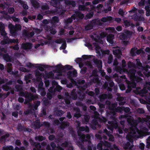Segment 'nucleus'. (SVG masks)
Instances as JSON below:
<instances>
[{"mask_svg": "<svg viewBox=\"0 0 150 150\" xmlns=\"http://www.w3.org/2000/svg\"><path fill=\"white\" fill-rule=\"evenodd\" d=\"M108 114L110 115L109 119L111 121H108V123L109 125L107 126L108 128L111 131H113L114 128L118 127V122L119 121L115 117L116 112L114 110H110Z\"/></svg>", "mask_w": 150, "mask_h": 150, "instance_id": "obj_1", "label": "nucleus"}, {"mask_svg": "<svg viewBox=\"0 0 150 150\" xmlns=\"http://www.w3.org/2000/svg\"><path fill=\"white\" fill-rule=\"evenodd\" d=\"M19 96L25 98V104L28 103L32 100H36L38 98L37 95H34L28 92H21L19 93Z\"/></svg>", "mask_w": 150, "mask_h": 150, "instance_id": "obj_2", "label": "nucleus"}, {"mask_svg": "<svg viewBox=\"0 0 150 150\" xmlns=\"http://www.w3.org/2000/svg\"><path fill=\"white\" fill-rule=\"evenodd\" d=\"M113 20V18L111 16H107L106 17H103L101 18L100 20H93V23L95 27L98 26H101L103 25V22H111Z\"/></svg>", "mask_w": 150, "mask_h": 150, "instance_id": "obj_3", "label": "nucleus"}, {"mask_svg": "<svg viewBox=\"0 0 150 150\" xmlns=\"http://www.w3.org/2000/svg\"><path fill=\"white\" fill-rule=\"evenodd\" d=\"M10 33L13 36L15 37L17 35V32L21 30L22 27L20 25L17 24L15 26L10 24L8 25Z\"/></svg>", "mask_w": 150, "mask_h": 150, "instance_id": "obj_4", "label": "nucleus"}, {"mask_svg": "<svg viewBox=\"0 0 150 150\" xmlns=\"http://www.w3.org/2000/svg\"><path fill=\"white\" fill-rule=\"evenodd\" d=\"M111 146V144L108 141H100L97 146V148L99 150H103V148H108Z\"/></svg>", "mask_w": 150, "mask_h": 150, "instance_id": "obj_5", "label": "nucleus"}, {"mask_svg": "<svg viewBox=\"0 0 150 150\" xmlns=\"http://www.w3.org/2000/svg\"><path fill=\"white\" fill-rule=\"evenodd\" d=\"M73 68V66L69 65H66L64 67L62 64H58L56 67V69L57 72L61 74L62 71L64 70H68Z\"/></svg>", "mask_w": 150, "mask_h": 150, "instance_id": "obj_6", "label": "nucleus"}, {"mask_svg": "<svg viewBox=\"0 0 150 150\" xmlns=\"http://www.w3.org/2000/svg\"><path fill=\"white\" fill-rule=\"evenodd\" d=\"M113 54L116 57L114 60L113 64L114 66H117L119 64L117 59H119L121 58L122 53L120 50L116 49L113 51Z\"/></svg>", "mask_w": 150, "mask_h": 150, "instance_id": "obj_7", "label": "nucleus"}, {"mask_svg": "<svg viewBox=\"0 0 150 150\" xmlns=\"http://www.w3.org/2000/svg\"><path fill=\"white\" fill-rule=\"evenodd\" d=\"M61 0H52L51 1V5L59 9L62 8V6L61 4Z\"/></svg>", "mask_w": 150, "mask_h": 150, "instance_id": "obj_8", "label": "nucleus"}, {"mask_svg": "<svg viewBox=\"0 0 150 150\" xmlns=\"http://www.w3.org/2000/svg\"><path fill=\"white\" fill-rule=\"evenodd\" d=\"M67 78L68 79H71L73 77H76L77 76V72L76 70H73L72 71H69L67 73Z\"/></svg>", "mask_w": 150, "mask_h": 150, "instance_id": "obj_9", "label": "nucleus"}, {"mask_svg": "<svg viewBox=\"0 0 150 150\" xmlns=\"http://www.w3.org/2000/svg\"><path fill=\"white\" fill-rule=\"evenodd\" d=\"M80 124L79 123L78 124L77 129H78V132H83L85 131L86 132H88L89 131V128L87 126L85 127H80Z\"/></svg>", "mask_w": 150, "mask_h": 150, "instance_id": "obj_10", "label": "nucleus"}, {"mask_svg": "<svg viewBox=\"0 0 150 150\" xmlns=\"http://www.w3.org/2000/svg\"><path fill=\"white\" fill-rule=\"evenodd\" d=\"M32 44L30 42H26L22 45V49L25 50L31 49L32 47Z\"/></svg>", "mask_w": 150, "mask_h": 150, "instance_id": "obj_11", "label": "nucleus"}, {"mask_svg": "<svg viewBox=\"0 0 150 150\" xmlns=\"http://www.w3.org/2000/svg\"><path fill=\"white\" fill-rule=\"evenodd\" d=\"M93 62L99 70L102 69V62L101 60L96 59H94Z\"/></svg>", "mask_w": 150, "mask_h": 150, "instance_id": "obj_12", "label": "nucleus"}, {"mask_svg": "<svg viewBox=\"0 0 150 150\" xmlns=\"http://www.w3.org/2000/svg\"><path fill=\"white\" fill-rule=\"evenodd\" d=\"M114 39V35L112 34H109L107 38V41L111 44H114L113 39Z\"/></svg>", "mask_w": 150, "mask_h": 150, "instance_id": "obj_13", "label": "nucleus"}, {"mask_svg": "<svg viewBox=\"0 0 150 150\" xmlns=\"http://www.w3.org/2000/svg\"><path fill=\"white\" fill-rule=\"evenodd\" d=\"M78 134L79 136V139L81 141V142H88V144L91 143V141H88L85 139V135L84 134H81L78 133Z\"/></svg>", "mask_w": 150, "mask_h": 150, "instance_id": "obj_14", "label": "nucleus"}, {"mask_svg": "<svg viewBox=\"0 0 150 150\" xmlns=\"http://www.w3.org/2000/svg\"><path fill=\"white\" fill-rule=\"evenodd\" d=\"M136 72V71L134 69H129L128 71V75L130 79L136 76L135 75Z\"/></svg>", "mask_w": 150, "mask_h": 150, "instance_id": "obj_15", "label": "nucleus"}, {"mask_svg": "<svg viewBox=\"0 0 150 150\" xmlns=\"http://www.w3.org/2000/svg\"><path fill=\"white\" fill-rule=\"evenodd\" d=\"M130 79L132 82H134L136 83L139 82L141 83L142 81V78L137 76H135L134 77Z\"/></svg>", "mask_w": 150, "mask_h": 150, "instance_id": "obj_16", "label": "nucleus"}, {"mask_svg": "<svg viewBox=\"0 0 150 150\" xmlns=\"http://www.w3.org/2000/svg\"><path fill=\"white\" fill-rule=\"evenodd\" d=\"M69 123L67 121H62L61 122L60 125L59 126L60 128L62 129H64L65 128L69 127Z\"/></svg>", "mask_w": 150, "mask_h": 150, "instance_id": "obj_17", "label": "nucleus"}, {"mask_svg": "<svg viewBox=\"0 0 150 150\" xmlns=\"http://www.w3.org/2000/svg\"><path fill=\"white\" fill-rule=\"evenodd\" d=\"M133 147L134 145H131L130 143L129 142H127L123 144V148L125 150H127V149H131Z\"/></svg>", "mask_w": 150, "mask_h": 150, "instance_id": "obj_18", "label": "nucleus"}, {"mask_svg": "<svg viewBox=\"0 0 150 150\" xmlns=\"http://www.w3.org/2000/svg\"><path fill=\"white\" fill-rule=\"evenodd\" d=\"M93 23V21L92 20L90 23L86 26L85 27V30H88L93 29V28H95V26Z\"/></svg>", "mask_w": 150, "mask_h": 150, "instance_id": "obj_19", "label": "nucleus"}, {"mask_svg": "<svg viewBox=\"0 0 150 150\" xmlns=\"http://www.w3.org/2000/svg\"><path fill=\"white\" fill-rule=\"evenodd\" d=\"M76 105L79 107H81L83 110L86 111L87 107L85 104H83L81 102L79 101L76 103Z\"/></svg>", "mask_w": 150, "mask_h": 150, "instance_id": "obj_20", "label": "nucleus"}, {"mask_svg": "<svg viewBox=\"0 0 150 150\" xmlns=\"http://www.w3.org/2000/svg\"><path fill=\"white\" fill-rule=\"evenodd\" d=\"M35 75L37 79L41 80V78L44 76V74L40 73L38 70H36L35 71Z\"/></svg>", "mask_w": 150, "mask_h": 150, "instance_id": "obj_21", "label": "nucleus"}, {"mask_svg": "<svg viewBox=\"0 0 150 150\" xmlns=\"http://www.w3.org/2000/svg\"><path fill=\"white\" fill-rule=\"evenodd\" d=\"M29 129L28 128H25L21 124L19 125L17 127V129L20 132L23 131L25 132H26L28 131Z\"/></svg>", "mask_w": 150, "mask_h": 150, "instance_id": "obj_22", "label": "nucleus"}, {"mask_svg": "<svg viewBox=\"0 0 150 150\" xmlns=\"http://www.w3.org/2000/svg\"><path fill=\"white\" fill-rule=\"evenodd\" d=\"M31 3L32 6L35 8H37L40 6V4L36 0H31Z\"/></svg>", "mask_w": 150, "mask_h": 150, "instance_id": "obj_23", "label": "nucleus"}, {"mask_svg": "<svg viewBox=\"0 0 150 150\" xmlns=\"http://www.w3.org/2000/svg\"><path fill=\"white\" fill-rule=\"evenodd\" d=\"M42 66H35V67L37 68L40 71H44V68H48L49 67H50V66L46 65H41Z\"/></svg>", "mask_w": 150, "mask_h": 150, "instance_id": "obj_24", "label": "nucleus"}, {"mask_svg": "<svg viewBox=\"0 0 150 150\" xmlns=\"http://www.w3.org/2000/svg\"><path fill=\"white\" fill-rule=\"evenodd\" d=\"M59 21V19L56 16H54L53 17L51 20L50 23L52 25H54L56 23H58Z\"/></svg>", "mask_w": 150, "mask_h": 150, "instance_id": "obj_25", "label": "nucleus"}, {"mask_svg": "<svg viewBox=\"0 0 150 150\" xmlns=\"http://www.w3.org/2000/svg\"><path fill=\"white\" fill-rule=\"evenodd\" d=\"M76 89H73L71 94L73 99L74 100H76L77 98V95L76 93Z\"/></svg>", "mask_w": 150, "mask_h": 150, "instance_id": "obj_26", "label": "nucleus"}, {"mask_svg": "<svg viewBox=\"0 0 150 150\" xmlns=\"http://www.w3.org/2000/svg\"><path fill=\"white\" fill-rule=\"evenodd\" d=\"M60 9L61 8L58 9H55L54 11H55V14L58 13L59 15L61 16L63 15L66 12V11L65 10H63Z\"/></svg>", "mask_w": 150, "mask_h": 150, "instance_id": "obj_27", "label": "nucleus"}, {"mask_svg": "<svg viewBox=\"0 0 150 150\" xmlns=\"http://www.w3.org/2000/svg\"><path fill=\"white\" fill-rule=\"evenodd\" d=\"M35 139L36 141L42 142L45 140V137L42 135H39L35 136Z\"/></svg>", "mask_w": 150, "mask_h": 150, "instance_id": "obj_28", "label": "nucleus"}, {"mask_svg": "<svg viewBox=\"0 0 150 150\" xmlns=\"http://www.w3.org/2000/svg\"><path fill=\"white\" fill-rule=\"evenodd\" d=\"M35 34V32L34 31H32L30 33H28L26 30L23 33V34L25 36L30 38L34 36Z\"/></svg>", "mask_w": 150, "mask_h": 150, "instance_id": "obj_29", "label": "nucleus"}, {"mask_svg": "<svg viewBox=\"0 0 150 150\" xmlns=\"http://www.w3.org/2000/svg\"><path fill=\"white\" fill-rule=\"evenodd\" d=\"M3 58L4 60H6L7 62H8L11 61L10 57L8 53L4 54L3 55Z\"/></svg>", "mask_w": 150, "mask_h": 150, "instance_id": "obj_30", "label": "nucleus"}, {"mask_svg": "<svg viewBox=\"0 0 150 150\" xmlns=\"http://www.w3.org/2000/svg\"><path fill=\"white\" fill-rule=\"evenodd\" d=\"M9 43V39L8 37V38H5L3 40H1V44L3 45L8 44Z\"/></svg>", "mask_w": 150, "mask_h": 150, "instance_id": "obj_31", "label": "nucleus"}, {"mask_svg": "<svg viewBox=\"0 0 150 150\" xmlns=\"http://www.w3.org/2000/svg\"><path fill=\"white\" fill-rule=\"evenodd\" d=\"M10 94V92H8L7 93H4L2 94L0 93V98L2 99H4L6 98Z\"/></svg>", "mask_w": 150, "mask_h": 150, "instance_id": "obj_32", "label": "nucleus"}, {"mask_svg": "<svg viewBox=\"0 0 150 150\" xmlns=\"http://www.w3.org/2000/svg\"><path fill=\"white\" fill-rule=\"evenodd\" d=\"M76 14L77 17L80 19H83L84 18V16L83 14L81 13V12L77 11L75 12Z\"/></svg>", "mask_w": 150, "mask_h": 150, "instance_id": "obj_33", "label": "nucleus"}, {"mask_svg": "<svg viewBox=\"0 0 150 150\" xmlns=\"http://www.w3.org/2000/svg\"><path fill=\"white\" fill-rule=\"evenodd\" d=\"M34 125L35 128L37 129L40 128L41 126L40 124V122L38 120H36Z\"/></svg>", "mask_w": 150, "mask_h": 150, "instance_id": "obj_34", "label": "nucleus"}, {"mask_svg": "<svg viewBox=\"0 0 150 150\" xmlns=\"http://www.w3.org/2000/svg\"><path fill=\"white\" fill-rule=\"evenodd\" d=\"M148 92V90L144 88L139 92V94L141 96H144V94H146Z\"/></svg>", "mask_w": 150, "mask_h": 150, "instance_id": "obj_35", "label": "nucleus"}, {"mask_svg": "<svg viewBox=\"0 0 150 150\" xmlns=\"http://www.w3.org/2000/svg\"><path fill=\"white\" fill-rule=\"evenodd\" d=\"M136 86V83L134 82H131L130 81H129L127 83V87L132 88H135Z\"/></svg>", "mask_w": 150, "mask_h": 150, "instance_id": "obj_36", "label": "nucleus"}, {"mask_svg": "<svg viewBox=\"0 0 150 150\" xmlns=\"http://www.w3.org/2000/svg\"><path fill=\"white\" fill-rule=\"evenodd\" d=\"M145 8L146 10V15L147 16H150V7L149 6H145Z\"/></svg>", "mask_w": 150, "mask_h": 150, "instance_id": "obj_37", "label": "nucleus"}, {"mask_svg": "<svg viewBox=\"0 0 150 150\" xmlns=\"http://www.w3.org/2000/svg\"><path fill=\"white\" fill-rule=\"evenodd\" d=\"M43 14L44 15H46L48 14H55V11H54V10L52 11L47 10L43 12Z\"/></svg>", "mask_w": 150, "mask_h": 150, "instance_id": "obj_38", "label": "nucleus"}, {"mask_svg": "<svg viewBox=\"0 0 150 150\" xmlns=\"http://www.w3.org/2000/svg\"><path fill=\"white\" fill-rule=\"evenodd\" d=\"M66 4L69 5H71L74 7L76 5L75 2L74 0H68L66 2Z\"/></svg>", "mask_w": 150, "mask_h": 150, "instance_id": "obj_39", "label": "nucleus"}, {"mask_svg": "<svg viewBox=\"0 0 150 150\" xmlns=\"http://www.w3.org/2000/svg\"><path fill=\"white\" fill-rule=\"evenodd\" d=\"M137 49V48L136 47L131 48L130 52L132 56H134L136 55V52Z\"/></svg>", "mask_w": 150, "mask_h": 150, "instance_id": "obj_40", "label": "nucleus"}, {"mask_svg": "<svg viewBox=\"0 0 150 150\" xmlns=\"http://www.w3.org/2000/svg\"><path fill=\"white\" fill-rule=\"evenodd\" d=\"M2 88L4 90L6 91H8L9 90L11 89L10 87L7 85L6 84L3 85L2 86Z\"/></svg>", "mask_w": 150, "mask_h": 150, "instance_id": "obj_41", "label": "nucleus"}, {"mask_svg": "<svg viewBox=\"0 0 150 150\" xmlns=\"http://www.w3.org/2000/svg\"><path fill=\"white\" fill-rule=\"evenodd\" d=\"M78 94L79 95V98L80 100H82L85 98L86 96L85 93L79 92Z\"/></svg>", "mask_w": 150, "mask_h": 150, "instance_id": "obj_42", "label": "nucleus"}, {"mask_svg": "<svg viewBox=\"0 0 150 150\" xmlns=\"http://www.w3.org/2000/svg\"><path fill=\"white\" fill-rule=\"evenodd\" d=\"M113 60V57L112 54H110L108 57V64L111 63Z\"/></svg>", "mask_w": 150, "mask_h": 150, "instance_id": "obj_43", "label": "nucleus"}, {"mask_svg": "<svg viewBox=\"0 0 150 150\" xmlns=\"http://www.w3.org/2000/svg\"><path fill=\"white\" fill-rule=\"evenodd\" d=\"M1 35L2 36H3L4 38H8V36L7 35V33H6L4 29L1 30H0Z\"/></svg>", "mask_w": 150, "mask_h": 150, "instance_id": "obj_44", "label": "nucleus"}, {"mask_svg": "<svg viewBox=\"0 0 150 150\" xmlns=\"http://www.w3.org/2000/svg\"><path fill=\"white\" fill-rule=\"evenodd\" d=\"M117 104L113 103L110 105L109 107V109L110 110H114L115 108L117 107Z\"/></svg>", "mask_w": 150, "mask_h": 150, "instance_id": "obj_45", "label": "nucleus"}, {"mask_svg": "<svg viewBox=\"0 0 150 150\" xmlns=\"http://www.w3.org/2000/svg\"><path fill=\"white\" fill-rule=\"evenodd\" d=\"M64 113V112L62 110H57L56 112V115L57 116L60 117Z\"/></svg>", "mask_w": 150, "mask_h": 150, "instance_id": "obj_46", "label": "nucleus"}, {"mask_svg": "<svg viewBox=\"0 0 150 150\" xmlns=\"http://www.w3.org/2000/svg\"><path fill=\"white\" fill-rule=\"evenodd\" d=\"M44 27L45 30L48 32H50L51 30V29H52V27L49 26V25H45Z\"/></svg>", "mask_w": 150, "mask_h": 150, "instance_id": "obj_47", "label": "nucleus"}, {"mask_svg": "<svg viewBox=\"0 0 150 150\" xmlns=\"http://www.w3.org/2000/svg\"><path fill=\"white\" fill-rule=\"evenodd\" d=\"M79 9L80 11H88V10L87 9V7H85V6L84 5H80L79 6Z\"/></svg>", "mask_w": 150, "mask_h": 150, "instance_id": "obj_48", "label": "nucleus"}, {"mask_svg": "<svg viewBox=\"0 0 150 150\" xmlns=\"http://www.w3.org/2000/svg\"><path fill=\"white\" fill-rule=\"evenodd\" d=\"M90 80V83L91 84L95 83L97 81H98V79L97 78L95 77H91Z\"/></svg>", "mask_w": 150, "mask_h": 150, "instance_id": "obj_49", "label": "nucleus"}, {"mask_svg": "<svg viewBox=\"0 0 150 150\" xmlns=\"http://www.w3.org/2000/svg\"><path fill=\"white\" fill-rule=\"evenodd\" d=\"M123 24L126 27H127L130 25V23L127 20H125L124 21Z\"/></svg>", "mask_w": 150, "mask_h": 150, "instance_id": "obj_50", "label": "nucleus"}, {"mask_svg": "<svg viewBox=\"0 0 150 150\" xmlns=\"http://www.w3.org/2000/svg\"><path fill=\"white\" fill-rule=\"evenodd\" d=\"M136 111L139 114H143L145 113L144 110L142 108H138L137 110Z\"/></svg>", "mask_w": 150, "mask_h": 150, "instance_id": "obj_51", "label": "nucleus"}, {"mask_svg": "<svg viewBox=\"0 0 150 150\" xmlns=\"http://www.w3.org/2000/svg\"><path fill=\"white\" fill-rule=\"evenodd\" d=\"M120 38L121 40H125L127 38V34L123 33L120 35Z\"/></svg>", "mask_w": 150, "mask_h": 150, "instance_id": "obj_52", "label": "nucleus"}, {"mask_svg": "<svg viewBox=\"0 0 150 150\" xmlns=\"http://www.w3.org/2000/svg\"><path fill=\"white\" fill-rule=\"evenodd\" d=\"M72 21V19L71 18H70L67 19V20L65 21L64 23L66 25H68L69 24L71 23Z\"/></svg>", "mask_w": 150, "mask_h": 150, "instance_id": "obj_53", "label": "nucleus"}, {"mask_svg": "<svg viewBox=\"0 0 150 150\" xmlns=\"http://www.w3.org/2000/svg\"><path fill=\"white\" fill-rule=\"evenodd\" d=\"M46 77L48 79L51 78L54 75L52 72H50L48 73H46Z\"/></svg>", "mask_w": 150, "mask_h": 150, "instance_id": "obj_54", "label": "nucleus"}, {"mask_svg": "<svg viewBox=\"0 0 150 150\" xmlns=\"http://www.w3.org/2000/svg\"><path fill=\"white\" fill-rule=\"evenodd\" d=\"M146 148L147 149H150V136L146 139Z\"/></svg>", "mask_w": 150, "mask_h": 150, "instance_id": "obj_55", "label": "nucleus"}, {"mask_svg": "<svg viewBox=\"0 0 150 150\" xmlns=\"http://www.w3.org/2000/svg\"><path fill=\"white\" fill-rule=\"evenodd\" d=\"M65 41V40L64 38H60L59 39H57L55 41L56 43L60 44L61 43H63Z\"/></svg>", "mask_w": 150, "mask_h": 150, "instance_id": "obj_56", "label": "nucleus"}, {"mask_svg": "<svg viewBox=\"0 0 150 150\" xmlns=\"http://www.w3.org/2000/svg\"><path fill=\"white\" fill-rule=\"evenodd\" d=\"M128 67L129 68H130L132 67H134L135 64L133 63V62H131L130 61H129L127 64Z\"/></svg>", "mask_w": 150, "mask_h": 150, "instance_id": "obj_57", "label": "nucleus"}, {"mask_svg": "<svg viewBox=\"0 0 150 150\" xmlns=\"http://www.w3.org/2000/svg\"><path fill=\"white\" fill-rule=\"evenodd\" d=\"M33 146L37 149H38V150L41 149V145L39 142H36Z\"/></svg>", "mask_w": 150, "mask_h": 150, "instance_id": "obj_58", "label": "nucleus"}, {"mask_svg": "<svg viewBox=\"0 0 150 150\" xmlns=\"http://www.w3.org/2000/svg\"><path fill=\"white\" fill-rule=\"evenodd\" d=\"M66 47V40L62 44V46H61L59 48V49L60 50L63 49L64 50L65 49Z\"/></svg>", "mask_w": 150, "mask_h": 150, "instance_id": "obj_59", "label": "nucleus"}, {"mask_svg": "<svg viewBox=\"0 0 150 150\" xmlns=\"http://www.w3.org/2000/svg\"><path fill=\"white\" fill-rule=\"evenodd\" d=\"M9 42L10 43H16L18 44L19 42H18V39H9Z\"/></svg>", "mask_w": 150, "mask_h": 150, "instance_id": "obj_60", "label": "nucleus"}, {"mask_svg": "<svg viewBox=\"0 0 150 150\" xmlns=\"http://www.w3.org/2000/svg\"><path fill=\"white\" fill-rule=\"evenodd\" d=\"M41 8L43 10H48L49 9L48 5L46 4L42 6Z\"/></svg>", "mask_w": 150, "mask_h": 150, "instance_id": "obj_61", "label": "nucleus"}, {"mask_svg": "<svg viewBox=\"0 0 150 150\" xmlns=\"http://www.w3.org/2000/svg\"><path fill=\"white\" fill-rule=\"evenodd\" d=\"M122 110L126 113H128L130 111V109L129 107H122Z\"/></svg>", "mask_w": 150, "mask_h": 150, "instance_id": "obj_62", "label": "nucleus"}, {"mask_svg": "<svg viewBox=\"0 0 150 150\" xmlns=\"http://www.w3.org/2000/svg\"><path fill=\"white\" fill-rule=\"evenodd\" d=\"M85 83V80H82L80 79L78 80L77 83L79 85H83Z\"/></svg>", "mask_w": 150, "mask_h": 150, "instance_id": "obj_63", "label": "nucleus"}, {"mask_svg": "<svg viewBox=\"0 0 150 150\" xmlns=\"http://www.w3.org/2000/svg\"><path fill=\"white\" fill-rule=\"evenodd\" d=\"M68 143L67 141H65L62 143V144H61V146H62V148H66L68 146Z\"/></svg>", "mask_w": 150, "mask_h": 150, "instance_id": "obj_64", "label": "nucleus"}]
</instances>
